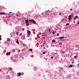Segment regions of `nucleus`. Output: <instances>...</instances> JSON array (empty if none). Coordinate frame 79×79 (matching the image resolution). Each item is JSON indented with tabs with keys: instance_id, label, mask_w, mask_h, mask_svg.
Returning a JSON list of instances; mask_svg holds the SVG:
<instances>
[{
	"instance_id": "obj_38",
	"label": "nucleus",
	"mask_w": 79,
	"mask_h": 79,
	"mask_svg": "<svg viewBox=\"0 0 79 79\" xmlns=\"http://www.w3.org/2000/svg\"><path fill=\"white\" fill-rule=\"evenodd\" d=\"M62 53H64V52L63 51V52H62Z\"/></svg>"
},
{
	"instance_id": "obj_26",
	"label": "nucleus",
	"mask_w": 79,
	"mask_h": 79,
	"mask_svg": "<svg viewBox=\"0 0 79 79\" xmlns=\"http://www.w3.org/2000/svg\"><path fill=\"white\" fill-rule=\"evenodd\" d=\"M74 58H77V57H76V56H74Z\"/></svg>"
},
{
	"instance_id": "obj_42",
	"label": "nucleus",
	"mask_w": 79,
	"mask_h": 79,
	"mask_svg": "<svg viewBox=\"0 0 79 79\" xmlns=\"http://www.w3.org/2000/svg\"><path fill=\"white\" fill-rule=\"evenodd\" d=\"M11 34L10 33V35H11Z\"/></svg>"
},
{
	"instance_id": "obj_36",
	"label": "nucleus",
	"mask_w": 79,
	"mask_h": 79,
	"mask_svg": "<svg viewBox=\"0 0 79 79\" xmlns=\"http://www.w3.org/2000/svg\"><path fill=\"white\" fill-rule=\"evenodd\" d=\"M2 37V35H0V37Z\"/></svg>"
},
{
	"instance_id": "obj_4",
	"label": "nucleus",
	"mask_w": 79,
	"mask_h": 79,
	"mask_svg": "<svg viewBox=\"0 0 79 79\" xmlns=\"http://www.w3.org/2000/svg\"><path fill=\"white\" fill-rule=\"evenodd\" d=\"M71 19V16L69 15V21Z\"/></svg>"
},
{
	"instance_id": "obj_21",
	"label": "nucleus",
	"mask_w": 79,
	"mask_h": 79,
	"mask_svg": "<svg viewBox=\"0 0 79 79\" xmlns=\"http://www.w3.org/2000/svg\"><path fill=\"white\" fill-rule=\"evenodd\" d=\"M10 14V16H11V15H12V13L10 12L9 13Z\"/></svg>"
},
{
	"instance_id": "obj_5",
	"label": "nucleus",
	"mask_w": 79,
	"mask_h": 79,
	"mask_svg": "<svg viewBox=\"0 0 79 79\" xmlns=\"http://www.w3.org/2000/svg\"><path fill=\"white\" fill-rule=\"evenodd\" d=\"M25 23H29V20H25Z\"/></svg>"
},
{
	"instance_id": "obj_2",
	"label": "nucleus",
	"mask_w": 79,
	"mask_h": 79,
	"mask_svg": "<svg viewBox=\"0 0 79 79\" xmlns=\"http://www.w3.org/2000/svg\"><path fill=\"white\" fill-rule=\"evenodd\" d=\"M27 34H28V35H30V34H31V31H27Z\"/></svg>"
},
{
	"instance_id": "obj_23",
	"label": "nucleus",
	"mask_w": 79,
	"mask_h": 79,
	"mask_svg": "<svg viewBox=\"0 0 79 79\" xmlns=\"http://www.w3.org/2000/svg\"><path fill=\"white\" fill-rule=\"evenodd\" d=\"M43 54H45V52H43Z\"/></svg>"
},
{
	"instance_id": "obj_34",
	"label": "nucleus",
	"mask_w": 79,
	"mask_h": 79,
	"mask_svg": "<svg viewBox=\"0 0 79 79\" xmlns=\"http://www.w3.org/2000/svg\"><path fill=\"white\" fill-rule=\"evenodd\" d=\"M73 23H76V22H75V21L73 22Z\"/></svg>"
},
{
	"instance_id": "obj_30",
	"label": "nucleus",
	"mask_w": 79,
	"mask_h": 79,
	"mask_svg": "<svg viewBox=\"0 0 79 79\" xmlns=\"http://www.w3.org/2000/svg\"><path fill=\"white\" fill-rule=\"evenodd\" d=\"M9 69H10V70H11V68H10Z\"/></svg>"
},
{
	"instance_id": "obj_44",
	"label": "nucleus",
	"mask_w": 79,
	"mask_h": 79,
	"mask_svg": "<svg viewBox=\"0 0 79 79\" xmlns=\"http://www.w3.org/2000/svg\"><path fill=\"white\" fill-rule=\"evenodd\" d=\"M71 16H73L72 15H71Z\"/></svg>"
},
{
	"instance_id": "obj_9",
	"label": "nucleus",
	"mask_w": 79,
	"mask_h": 79,
	"mask_svg": "<svg viewBox=\"0 0 79 79\" xmlns=\"http://www.w3.org/2000/svg\"><path fill=\"white\" fill-rule=\"evenodd\" d=\"M72 67H73V65H71L69 66V68H72Z\"/></svg>"
},
{
	"instance_id": "obj_43",
	"label": "nucleus",
	"mask_w": 79,
	"mask_h": 79,
	"mask_svg": "<svg viewBox=\"0 0 79 79\" xmlns=\"http://www.w3.org/2000/svg\"><path fill=\"white\" fill-rule=\"evenodd\" d=\"M53 31L54 32V31Z\"/></svg>"
},
{
	"instance_id": "obj_22",
	"label": "nucleus",
	"mask_w": 79,
	"mask_h": 79,
	"mask_svg": "<svg viewBox=\"0 0 79 79\" xmlns=\"http://www.w3.org/2000/svg\"><path fill=\"white\" fill-rule=\"evenodd\" d=\"M16 34H17V35H18V32H16Z\"/></svg>"
},
{
	"instance_id": "obj_33",
	"label": "nucleus",
	"mask_w": 79,
	"mask_h": 79,
	"mask_svg": "<svg viewBox=\"0 0 79 79\" xmlns=\"http://www.w3.org/2000/svg\"><path fill=\"white\" fill-rule=\"evenodd\" d=\"M4 14H5V15H7V13H5Z\"/></svg>"
},
{
	"instance_id": "obj_39",
	"label": "nucleus",
	"mask_w": 79,
	"mask_h": 79,
	"mask_svg": "<svg viewBox=\"0 0 79 79\" xmlns=\"http://www.w3.org/2000/svg\"><path fill=\"white\" fill-rule=\"evenodd\" d=\"M11 37H13V36H11Z\"/></svg>"
},
{
	"instance_id": "obj_37",
	"label": "nucleus",
	"mask_w": 79,
	"mask_h": 79,
	"mask_svg": "<svg viewBox=\"0 0 79 79\" xmlns=\"http://www.w3.org/2000/svg\"><path fill=\"white\" fill-rule=\"evenodd\" d=\"M78 24H79V21L78 22Z\"/></svg>"
},
{
	"instance_id": "obj_25",
	"label": "nucleus",
	"mask_w": 79,
	"mask_h": 79,
	"mask_svg": "<svg viewBox=\"0 0 79 79\" xmlns=\"http://www.w3.org/2000/svg\"><path fill=\"white\" fill-rule=\"evenodd\" d=\"M52 34H55V32H52Z\"/></svg>"
},
{
	"instance_id": "obj_19",
	"label": "nucleus",
	"mask_w": 79,
	"mask_h": 79,
	"mask_svg": "<svg viewBox=\"0 0 79 79\" xmlns=\"http://www.w3.org/2000/svg\"><path fill=\"white\" fill-rule=\"evenodd\" d=\"M55 42V40H53L52 41V42H53V43Z\"/></svg>"
},
{
	"instance_id": "obj_27",
	"label": "nucleus",
	"mask_w": 79,
	"mask_h": 79,
	"mask_svg": "<svg viewBox=\"0 0 79 79\" xmlns=\"http://www.w3.org/2000/svg\"><path fill=\"white\" fill-rule=\"evenodd\" d=\"M0 40H2V38L1 37H0Z\"/></svg>"
},
{
	"instance_id": "obj_7",
	"label": "nucleus",
	"mask_w": 79,
	"mask_h": 79,
	"mask_svg": "<svg viewBox=\"0 0 79 79\" xmlns=\"http://www.w3.org/2000/svg\"><path fill=\"white\" fill-rule=\"evenodd\" d=\"M77 18H78V16H76L74 18V19H73V20H75V19H76Z\"/></svg>"
},
{
	"instance_id": "obj_3",
	"label": "nucleus",
	"mask_w": 79,
	"mask_h": 79,
	"mask_svg": "<svg viewBox=\"0 0 79 79\" xmlns=\"http://www.w3.org/2000/svg\"><path fill=\"white\" fill-rule=\"evenodd\" d=\"M11 54V53L10 52H7L6 53V55H10Z\"/></svg>"
},
{
	"instance_id": "obj_31",
	"label": "nucleus",
	"mask_w": 79,
	"mask_h": 79,
	"mask_svg": "<svg viewBox=\"0 0 79 79\" xmlns=\"http://www.w3.org/2000/svg\"><path fill=\"white\" fill-rule=\"evenodd\" d=\"M16 16H18V14H17L16 15Z\"/></svg>"
},
{
	"instance_id": "obj_16",
	"label": "nucleus",
	"mask_w": 79,
	"mask_h": 79,
	"mask_svg": "<svg viewBox=\"0 0 79 79\" xmlns=\"http://www.w3.org/2000/svg\"><path fill=\"white\" fill-rule=\"evenodd\" d=\"M45 35V33H42V36H43V35Z\"/></svg>"
},
{
	"instance_id": "obj_10",
	"label": "nucleus",
	"mask_w": 79,
	"mask_h": 79,
	"mask_svg": "<svg viewBox=\"0 0 79 79\" xmlns=\"http://www.w3.org/2000/svg\"><path fill=\"white\" fill-rule=\"evenodd\" d=\"M0 15H5V13H0Z\"/></svg>"
},
{
	"instance_id": "obj_8",
	"label": "nucleus",
	"mask_w": 79,
	"mask_h": 79,
	"mask_svg": "<svg viewBox=\"0 0 79 79\" xmlns=\"http://www.w3.org/2000/svg\"><path fill=\"white\" fill-rule=\"evenodd\" d=\"M7 41H10V38H7Z\"/></svg>"
},
{
	"instance_id": "obj_35",
	"label": "nucleus",
	"mask_w": 79,
	"mask_h": 79,
	"mask_svg": "<svg viewBox=\"0 0 79 79\" xmlns=\"http://www.w3.org/2000/svg\"><path fill=\"white\" fill-rule=\"evenodd\" d=\"M42 39H45V37H44L42 38Z\"/></svg>"
},
{
	"instance_id": "obj_18",
	"label": "nucleus",
	"mask_w": 79,
	"mask_h": 79,
	"mask_svg": "<svg viewBox=\"0 0 79 79\" xmlns=\"http://www.w3.org/2000/svg\"><path fill=\"white\" fill-rule=\"evenodd\" d=\"M26 26H29V23H27L26 24Z\"/></svg>"
},
{
	"instance_id": "obj_24",
	"label": "nucleus",
	"mask_w": 79,
	"mask_h": 79,
	"mask_svg": "<svg viewBox=\"0 0 79 79\" xmlns=\"http://www.w3.org/2000/svg\"><path fill=\"white\" fill-rule=\"evenodd\" d=\"M68 25H69V23H67L66 24V26H68Z\"/></svg>"
},
{
	"instance_id": "obj_41",
	"label": "nucleus",
	"mask_w": 79,
	"mask_h": 79,
	"mask_svg": "<svg viewBox=\"0 0 79 79\" xmlns=\"http://www.w3.org/2000/svg\"><path fill=\"white\" fill-rule=\"evenodd\" d=\"M78 66H79V64H78Z\"/></svg>"
},
{
	"instance_id": "obj_15",
	"label": "nucleus",
	"mask_w": 79,
	"mask_h": 79,
	"mask_svg": "<svg viewBox=\"0 0 79 79\" xmlns=\"http://www.w3.org/2000/svg\"><path fill=\"white\" fill-rule=\"evenodd\" d=\"M29 51L30 52H32V49H30L29 50Z\"/></svg>"
},
{
	"instance_id": "obj_12",
	"label": "nucleus",
	"mask_w": 79,
	"mask_h": 79,
	"mask_svg": "<svg viewBox=\"0 0 79 79\" xmlns=\"http://www.w3.org/2000/svg\"><path fill=\"white\" fill-rule=\"evenodd\" d=\"M33 24H36V22H35V21L34 20V21L33 22Z\"/></svg>"
},
{
	"instance_id": "obj_6",
	"label": "nucleus",
	"mask_w": 79,
	"mask_h": 79,
	"mask_svg": "<svg viewBox=\"0 0 79 79\" xmlns=\"http://www.w3.org/2000/svg\"><path fill=\"white\" fill-rule=\"evenodd\" d=\"M34 21V19H31L29 20V21H31V22H32Z\"/></svg>"
},
{
	"instance_id": "obj_29",
	"label": "nucleus",
	"mask_w": 79,
	"mask_h": 79,
	"mask_svg": "<svg viewBox=\"0 0 79 79\" xmlns=\"http://www.w3.org/2000/svg\"><path fill=\"white\" fill-rule=\"evenodd\" d=\"M51 58L52 59H53V57H51Z\"/></svg>"
},
{
	"instance_id": "obj_28",
	"label": "nucleus",
	"mask_w": 79,
	"mask_h": 79,
	"mask_svg": "<svg viewBox=\"0 0 79 79\" xmlns=\"http://www.w3.org/2000/svg\"><path fill=\"white\" fill-rule=\"evenodd\" d=\"M70 11H73V9H70Z\"/></svg>"
},
{
	"instance_id": "obj_1",
	"label": "nucleus",
	"mask_w": 79,
	"mask_h": 79,
	"mask_svg": "<svg viewBox=\"0 0 79 79\" xmlns=\"http://www.w3.org/2000/svg\"><path fill=\"white\" fill-rule=\"evenodd\" d=\"M64 37L62 36L60 37H59V39H64Z\"/></svg>"
},
{
	"instance_id": "obj_20",
	"label": "nucleus",
	"mask_w": 79,
	"mask_h": 79,
	"mask_svg": "<svg viewBox=\"0 0 79 79\" xmlns=\"http://www.w3.org/2000/svg\"><path fill=\"white\" fill-rule=\"evenodd\" d=\"M59 15L60 16L61 15V13H59Z\"/></svg>"
},
{
	"instance_id": "obj_17",
	"label": "nucleus",
	"mask_w": 79,
	"mask_h": 79,
	"mask_svg": "<svg viewBox=\"0 0 79 79\" xmlns=\"http://www.w3.org/2000/svg\"><path fill=\"white\" fill-rule=\"evenodd\" d=\"M57 36H59V35H60V34H59V33H57Z\"/></svg>"
},
{
	"instance_id": "obj_40",
	"label": "nucleus",
	"mask_w": 79,
	"mask_h": 79,
	"mask_svg": "<svg viewBox=\"0 0 79 79\" xmlns=\"http://www.w3.org/2000/svg\"><path fill=\"white\" fill-rule=\"evenodd\" d=\"M50 31V30H49V31Z\"/></svg>"
},
{
	"instance_id": "obj_14",
	"label": "nucleus",
	"mask_w": 79,
	"mask_h": 79,
	"mask_svg": "<svg viewBox=\"0 0 79 79\" xmlns=\"http://www.w3.org/2000/svg\"><path fill=\"white\" fill-rule=\"evenodd\" d=\"M12 52H15V49H13V50H12Z\"/></svg>"
},
{
	"instance_id": "obj_32",
	"label": "nucleus",
	"mask_w": 79,
	"mask_h": 79,
	"mask_svg": "<svg viewBox=\"0 0 79 79\" xmlns=\"http://www.w3.org/2000/svg\"><path fill=\"white\" fill-rule=\"evenodd\" d=\"M8 17V18H11V16H9Z\"/></svg>"
},
{
	"instance_id": "obj_13",
	"label": "nucleus",
	"mask_w": 79,
	"mask_h": 79,
	"mask_svg": "<svg viewBox=\"0 0 79 79\" xmlns=\"http://www.w3.org/2000/svg\"><path fill=\"white\" fill-rule=\"evenodd\" d=\"M17 44H19V42L18 41V40H17V41L16 42Z\"/></svg>"
},
{
	"instance_id": "obj_11",
	"label": "nucleus",
	"mask_w": 79,
	"mask_h": 79,
	"mask_svg": "<svg viewBox=\"0 0 79 79\" xmlns=\"http://www.w3.org/2000/svg\"><path fill=\"white\" fill-rule=\"evenodd\" d=\"M20 75H21V73H19L18 74V76H20Z\"/></svg>"
}]
</instances>
